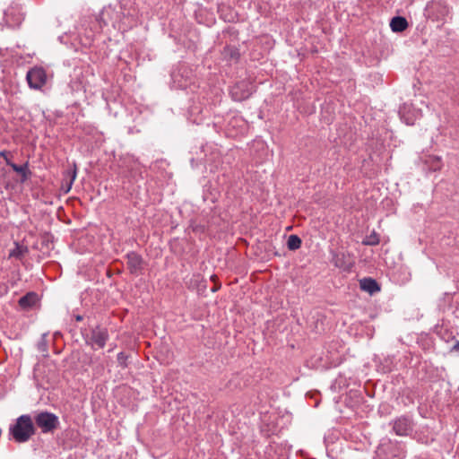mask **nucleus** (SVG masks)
Listing matches in <instances>:
<instances>
[{
  "mask_svg": "<svg viewBox=\"0 0 459 459\" xmlns=\"http://www.w3.org/2000/svg\"><path fill=\"white\" fill-rule=\"evenodd\" d=\"M413 428L412 420L407 416H401L394 420L393 429L397 436H408Z\"/></svg>",
  "mask_w": 459,
  "mask_h": 459,
  "instance_id": "nucleus-6",
  "label": "nucleus"
},
{
  "mask_svg": "<svg viewBox=\"0 0 459 459\" xmlns=\"http://www.w3.org/2000/svg\"><path fill=\"white\" fill-rule=\"evenodd\" d=\"M108 337L107 328L97 326L91 330V343L92 346H97L99 349L104 348Z\"/></svg>",
  "mask_w": 459,
  "mask_h": 459,
  "instance_id": "nucleus-8",
  "label": "nucleus"
},
{
  "mask_svg": "<svg viewBox=\"0 0 459 459\" xmlns=\"http://www.w3.org/2000/svg\"><path fill=\"white\" fill-rule=\"evenodd\" d=\"M127 267L131 273L137 274L143 269V258L135 252H130L126 255Z\"/></svg>",
  "mask_w": 459,
  "mask_h": 459,
  "instance_id": "nucleus-9",
  "label": "nucleus"
},
{
  "mask_svg": "<svg viewBox=\"0 0 459 459\" xmlns=\"http://www.w3.org/2000/svg\"><path fill=\"white\" fill-rule=\"evenodd\" d=\"M28 253L27 247L23 245H20L19 243H14V247L10 250L9 257L16 258L18 260H22L23 256Z\"/></svg>",
  "mask_w": 459,
  "mask_h": 459,
  "instance_id": "nucleus-13",
  "label": "nucleus"
},
{
  "mask_svg": "<svg viewBox=\"0 0 459 459\" xmlns=\"http://www.w3.org/2000/svg\"><path fill=\"white\" fill-rule=\"evenodd\" d=\"M425 162L429 165L431 171H438L442 168L441 159L437 156L429 157Z\"/></svg>",
  "mask_w": 459,
  "mask_h": 459,
  "instance_id": "nucleus-16",
  "label": "nucleus"
},
{
  "mask_svg": "<svg viewBox=\"0 0 459 459\" xmlns=\"http://www.w3.org/2000/svg\"><path fill=\"white\" fill-rule=\"evenodd\" d=\"M34 421L44 434L53 433L60 424L58 417L55 413L47 411L38 412L34 416Z\"/></svg>",
  "mask_w": 459,
  "mask_h": 459,
  "instance_id": "nucleus-2",
  "label": "nucleus"
},
{
  "mask_svg": "<svg viewBox=\"0 0 459 459\" xmlns=\"http://www.w3.org/2000/svg\"><path fill=\"white\" fill-rule=\"evenodd\" d=\"M120 20L118 13L110 5L104 7L99 15L96 17V21L99 24V30H102L104 26L111 24L116 27V23Z\"/></svg>",
  "mask_w": 459,
  "mask_h": 459,
  "instance_id": "nucleus-3",
  "label": "nucleus"
},
{
  "mask_svg": "<svg viewBox=\"0 0 459 459\" xmlns=\"http://www.w3.org/2000/svg\"><path fill=\"white\" fill-rule=\"evenodd\" d=\"M46 336V334L43 335V338ZM39 349L42 351H47V343L46 342L44 341V339L39 342Z\"/></svg>",
  "mask_w": 459,
  "mask_h": 459,
  "instance_id": "nucleus-21",
  "label": "nucleus"
},
{
  "mask_svg": "<svg viewBox=\"0 0 459 459\" xmlns=\"http://www.w3.org/2000/svg\"><path fill=\"white\" fill-rule=\"evenodd\" d=\"M74 178H75V172L74 173V176H73L72 179L70 180V182H69V184H68V186H67V188H66V189H65V193H67V192H69V191H70V189H71V187H72V185H73V182H74Z\"/></svg>",
  "mask_w": 459,
  "mask_h": 459,
  "instance_id": "nucleus-22",
  "label": "nucleus"
},
{
  "mask_svg": "<svg viewBox=\"0 0 459 459\" xmlns=\"http://www.w3.org/2000/svg\"><path fill=\"white\" fill-rule=\"evenodd\" d=\"M37 294L29 292L19 299V305L23 308H28L34 306L37 302Z\"/></svg>",
  "mask_w": 459,
  "mask_h": 459,
  "instance_id": "nucleus-15",
  "label": "nucleus"
},
{
  "mask_svg": "<svg viewBox=\"0 0 459 459\" xmlns=\"http://www.w3.org/2000/svg\"><path fill=\"white\" fill-rule=\"evenodd\" d=\"M390 27L394 32H402L408 27V22L404 17L395 16L390 22Z\"/></svg>",
  "mask_w": 459,
  "mask_h": 459,
  "instance_id": "nucleus-12",
  "label": "nucleus"
},
{
  "mask_svg": "<svg viewBox=\"0 0 459 459\" xmlns=\"http://www.w3.org/2000/svg\"><path fill=\"white\" fill-rule=\"evenodd\" d=\"M36 433L33 420L29 414L18 417L9 429V434L17 443H25Z\"/></svg>",
  "mask_w": 459,
  "mask_h": 459,
  "instance_id": "nucleus-1",
  "label": "nucleus"
},
{
  "mask_svg": "<svg viewBox=\"0 0 459 459\" xmlns=\"http://www.w3.org/2000/svg\"><path fill=\"white\" fill-rule=\"evenodd\" d=\"M246 86L245 82L237 83L231 90L230 93L234 100L241 101L247 99L251 92L248 90L242 91Z\"/></svg>",
  "mask_w": 459,
  "mask_h": 459,
  "instance_id": "nucleus-10",
  "label": "nucleus"
},
{
  "mask_svg": "<svg viewBox=\"0 0 459 459\" xmlns=\"http://www.w3.org/2000/svg\"><path fill=\"white\" fill-rule=\"evenodd\" d=\"M453 351H459V342H456L453 346Z\"/></svg>",
  "mask_w": 459,
  "mask_h": 459,
  "instance_id": "nucleus-23",
  "label": "nucleus"
},
{
  "mask_svg": "<svg viewBox=\"0 0 459 459\" xmlns=\"http://www.w3.org/2000/svg\"><path fill=\"white\" fill-rule=\"evenodd\" d=\"M301 246V239L297 235H290L287 241V247L290 250H297Z\"/></svg>",
  "mask_w": 459,
  "mask_h": 459,
  "instance_id": "nucleus-17",
  "label": "nucleus"
},
{
  "mask_svg": "<svg viewBox=\"0 0 459 459\" xmlns=\"http://www.w3.org/2000/svg\"><path fill=\"white\" fill-rule=\"evenodd\" d=\"M333 264L346 272H350L354 266V259L349 252L340 251L336 252L333 255Z\"/></svg>",
  "mask_w": 459,
  "mask_h": 459,
  "instance_id": "nucleus-5",
  "label": "nucleus"
},
{
  "mask_svg": "<svg viewBox=\"0 0 459 459\" xmlns=\"http://www.w3.org/2000/svg\"><path fill=\"white\" fill-rule=\"evenodd\" d=\"M6 164L9 165L13 169V171L22 175V182L27 180L28 176L30 174V172L28 171V163H25L24 165H17L13 162L10 161L9 159H6Z\"/></svg>",
  "mask_w": 459,
  "mask_h": 459,
  "instance_id": "nucleus-14",
  "label": "nucleus"
},
{
  "mask_svg": "<svg viewBox=\"0 0 459 459\" xmlns=\"http://www.w3.org/2000/svg\"><path fill=\"white\" fill-rule=\"evenodd\" d=\"M228 52L231 59H238L239 56V53L236 48H226L225 53Z\"/></svg>",
  "mask_w": 459,
  "mask_h": 459,
  "instance_id": "nucleus-20",
  "label": "nucleus"
},
{
  "mask_svg": "<svg viewBox=\"0 0 459 459\" xmlns=\"http://www.w3.org/2000/svg\"><path fill=\"white\" fill-rule=\"evenodd\" d=\"M427 11L429 15L434 16L436 19H441L448 14L449 8L443 0H432L428 4Z\"/></svg>",
  "mask_w": 459,
  "mask_h": 459,
  "instance_id": "nucleus-7",
  "label": "nucleus"
},
{
  "mask_svg": "<svg viewBox=\"0 0 459 459\" xmlns=\"http://www.w3.org/2000/svg\"><path fill=\"white\" fill-rule=\"evenodd\" d=\"M361 290L368 291L370 294L380 290V287L376 280L372 278H364L360 281Z\"/></svg>",
  "mask_w": 459,
  "mask_h": 459,
  "instance_id": "nucleus-11",
  "label": "nucleus"
},
{
  "mask_svg": "<svg viewBox=\"0 0 459 459\" xmlns=\"http://www.w3.org/2000/svg\"><path fill=\"white\" fill-rule=\"evenodd\" d=\"M26 79L31 89L39 90L46 83L47 74L43 68L34 67L27 73Z\"/></svg>",
  "mask_w": 459,
  "mask_h": 459,
  "instance_id": "nucleus-4",
  "label": "nucleus"
},
{
  "mask_svg": "<svg viewBox=\"0 0 459 459\" xmlns=\"http://www.w3.org/2000/svg\"><path fill=\"white\" fill-rule=\"evenodd\" d=\"M76 320H77V321H81V320H82V316H76Z\"/></svg>",
  "mask_w": 459,
  "mask_h": 459,
  "instance_id": "nucleus-25",
  "label": "nucleus"
},
{
  "mask_svg": "<svg viewBox=\"0 0 459 459\" xmlns=\"http://www.w3.org/2000/svg\"><path fill=\"white\" fill-rule=\"evenodd\" d=\"M117 362L118 364L123 367V368H126L127 367V363H126V360L128 359V356L125 353V352H119L117 354Z\"/></svg>",
  "mask_w": 459,
  "mask_h": 459,
  "instance_id": "nucleus-19",
  "label": "nucleus"
},
{
  "mask_svg": "<svg viewBox=\"0 0 459 459\" xmlns=\"http://www.w3.org/2000/svg\"><path fill=\"white\" fill-rule=\"evenodd\" d=\"M379 236L377 232L373 231L370 235L367 236L362 244L365 246H377L379 244Z\"/></svg>",
  "mask_w": 459,
  "mask_h": 459,
  "instance_id": "nucleus-18",
  "label": "nucleus"
},
{
  "mask_svg": "<svg viewBox=\"0 0 459 459\" xmlns=\"http://www.w3.org/2000/svg\"><path fill=\"white\" fill-rule=\"evenodd\" d=\"M6 154H7V152H6L5 151H1V152H0V157L4 158V160H6V159H8V158L6 157Z\"/></svg>",
  "mask_w": 459,
  "mask_h": 459,
  "instance_id": "nucleus-24",
  "label": "nucleus"
},
{
  "mask_svg": "<svg viewBox=\"0 0 459 459\" xmlns=\"http://www.w3.org/2000/svg\"><path fill=\"white\" fill-rule=\"evenodd\" d=\"M213 292L217 290L216 287H213L212 290Z\"/></svg>",
  "mask_w": 459,
  "mask_h": 459,
  "instance_id": "nucleus-26",
  "label": "nucleus"
}]
</instances>
